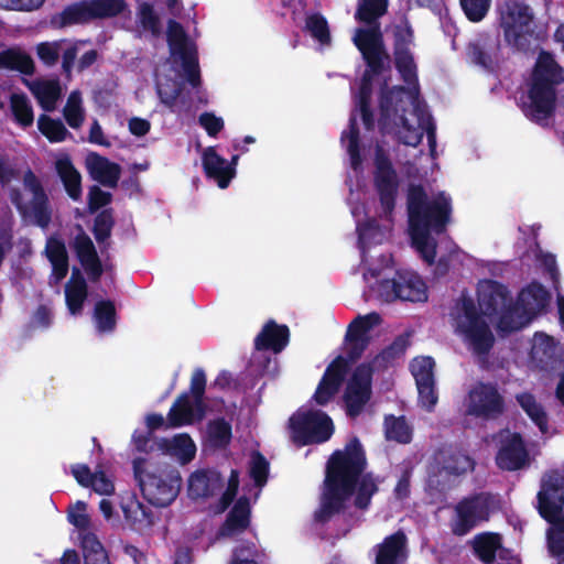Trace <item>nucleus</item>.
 <instances>
[{"label":"nucleus","mask_w":564,"mask_h":564,"mask_svg":"<svg viewBox=\"0 0 564 564\" xmlns=\"http://www.w3.org/2000/svg\"><path fill=\"white\" fill-rule=\"evenodd\" d=\"M536 500L538 512L545 521L554 522L563 513L564 476L558 470L544 474Z\"/></svg>","instance_id":"obj_20"},{"label":"nucleus","mask_w":564,"mask_h":564,"mask_svg":"<svg viewBox=\"0 0 564 564\" xmlns=\"http://www.w3.org/2000/svg\"><path fill=\"white\" fill-rule=\"evenodd\" d=\"M305 29L321 44L328 45L330 43L328 22L321 13L308 14L305 19Z\"/></svg>","instance_id":"obj_51"},{"label":"nucleus","mask_w":564,"mask_h":564,"mask_svg":"<svg viewBox=\"0 0 564 564\" xmlns=\"http://www.w3.org/2000/svg\"><path fill=\"white\" fill-rule=\"evenodd\" d=\"M291 438L297 446L322 444L334 434L332 417L322 410L299 409L289 419Z\"/></svg>","instance_id":"obj_10"},{"label":"nucleus","mask_w":564,"mask_h":564,"mask_svg":"<svg viewBox=\"0 0 564 564\" xmlns=\"http://www.w3.org/2000/svg\"><path fill=\"white\" fill-rule=\"evenodd\" d=\"M356 111L359 112L366 131L371 132L376 128L375 112L371 108V104H359L356 105L355 111L349 117L348 130L343 131L340 141L346 143V150L350 159V164L354 170L361 166L362 158L360 153V131L358 128Z\"/></svg>","instance_id":"obj_22"},{"label":"nucleus","mask_w":564,"mask_h":564,"mask_svg":"<svg viewBox=\"0 0 564 564\" xmlns=\"http://www.w3.org/2000/svg\"><path fill=\"white\" fill-rule=\"evenodd\" d=\"M389 7L388 0H358L355 19L358 22L367 24V28H358L355 31L352 41L357 37L360 30H372L380 34L384 41L383 33L380 28L379 19L383 17Z\"/></svg>","instance_id":"obj_29"},{"label":"nucleus","mask_w":564,"mask_h":564,"mask_svg":"<svg viewBox=\"0 0 564 564\" xmlns=\"http://www.w3.org/2000/svg\"><path fill=\"white\" fill-rule=\"evenodd\" d=\"M414 43V30L410 21L404 18L393 28V57L394 66L401 79L410 87L419 88L417 66L414 61L411 45Z\"/></svg>","instance_id":"obj_17"},{"label":"nucleus","mask_w":564,"mask_h":564,"mask_svg":"<svg viewBox=\"0 0 564 564\" xmlns=\"http://www.w3.org/2000/svg\"><path fill=\"white\" fill-rule=\"evenodd\" d=\"M373 166V186L382 213L389 217L395 208L400 181L389 154L379 144L375 148Z\"/></svg>","instance_id":"obj_15"},{"label":"nucleus","mask_w":564,"mask_h":564,"mask_svg":"<svg viewBox=\"0 0 564 564\" xmlns=\"http://www.w3.org/2000/svg\"><path fill=\"white\" fill-rule=\"evenodd\" d=\"M224 487L221 474L214 469H199L188 478V496L192 499L209 498L215 496Z\"/></svg>","instance_id":"obj_27"},{"label":"nucleus","mask_w":564,"mask_h":564,"mask_svg":"<svg viewBox=\"0 0 564 564\" xmlns=\"http://www.w3.org/2000/svg\"><path fill=\"white\" fill-rule=\"evenodd\" d=\"M86 40H78L75 42L68 41L65 43L67 46L62 53V70L66 76H69L74 69L75 61L78 55L79 45L87 44Z\"/></svg>","instance_id":"obj_62"},{"label":"nucleus","mask_w":564,"mask_h":564,"mask_svg":"<svg viewBox=\"0 0 564 564\" xmlns=\"http://www.w3.org/2000/svg\"><path fill=\"white\" fill-rule=\"evenodd\" d=\"M507 403L496 382H476L467 394L466 412L481 421H497L505 415Z\"/></svg>","instance_id":"obj_12"},{"label":"nucleus","mask_w":564,"mask_h":564,"mask_svg":"<svg viewBox=\"0 0 564 564\" xmlns=\"http://www.w3.org/2000/svg\"><path fill=\"white\" fill-rule=\"evenodd\" d=\"M40 132L52 143H57L72 137L61 119H53L47 115H41L37 119Z\"/></svg>","instance_id":"obj_46"},{"label":"nucleus","mask_w":564,"mask_h":564,"mask_svg":"<svg viewBox=\"0 0 564 564\" xmlns=\"http://www.w3.org/2000/svg\"><path fill=\"white\" fill-rule=\"evenodd\" d=\"M376 290L378 296L387 303L397 300L426 302L429 297L425 282L416 272L409 270H397L393 278L380 280Z\"/></svg>","instance_id":"obj_13"},{"label":"nucleus","mask_w":564,"mask_h":564,"mask_svg":"<svg viewBox=\"0 0 564 564\" xmlns=\"http://www.w3.org/2000/svg\"><path fill=\"white\" fill-rule=\"evenodd\" d=\"M55 170L59 176L67 195L73 200L82 197V175L74 166L69 156L61 158L55 163Z\"/></svg>","instance_id":"obj_33"},{"label":"nucleus","mask_w":564,"mask_h":564,"mask_svg":"<svg viewBox=\"0 0 564 564\" xmlns=\"http://www.w3.org/2000/svg\"><path fill=\"white\" fill-rule=\"evenodd\" d=\"M348 371V362L343 356H337L326 368L322 379L340 388Z\"/></svg>","instance_id":"obj_58"},{"label":"nucleus","mask_w":564,"mask_h":564,"mask_svg":"<svg viewBox=\"0 0 564 564\" xmlns=\"http://www.w3.org/2000/svg\"><path fill=\"white\" fill-rule=\"evenodd\" d=\"M88 4L93 21L118 17L127 9L126 0H88Z\"/></svg>","instance_id":"obj_45"},{"label":"nucleus","mask_w":564,"mask_h":564,"mask_svg":"<svg viewBox=\"0 0 564 564\" xmlns=\"http://www.w3.org/2000/svg\"><path fill=\"white\" fill-rule=\"evenodd\" d=\"M366 467V453L357 436L351 437L344 449H336L330 455L326 464L321 505L314 514L317 522H328L344 511L352 495L356 508L368 509L379 487L371 473H364Z\"/></svg>","instance_id":"obj_1"},{"label":"nucleus","mask_w":564,"mask_h":564,"mask_svg":"<svg viewBox=\"0 0 564 564\" xmlns=\"http://www.w3.org/2000/svg\"><path fill=\"white\" fill-rule=\"evenodd\" d=\"M408 347V339L404 336H398L389 346L383 348L370 362L373 371L377 368H386L393 360L400 358Z\"/></svg>","instance_id":"obj_49"},{"label":"nucleus","mask_w":564,"mask_h":564,"mask_svg":"<svg viewBox=\"0 0 564 564\" xmlns=\"http://www.w3.org/2000/svg\"><path fill=\"white\" fill-rule=\"evenodd\" d=\"M498 24L506 44L513 51L528 53L539 45L531 8L519 0H505L498 8Z\"/></svg>","instance_id":"obj_4"},{"label":"nucleus","mask_w":564,"mask_h":564,"mask_svg":"<svg viewBox=\"0 0 564 564\" xmlns=\"http://www.w3.org/2000/svg\"><path fill=\"white\" fill-rule=\"evenodd\" d=\"M365 62L366 68L362 73L356 105L371 104L372 80L391 68V57L387 50L386 42L380 34L372 30H360L354 40Z\"/></svg>","instance_id":"obj_6"},{"label":"nucleus","mask_w":564,"mask_h":564,"mask_svg":"<svg viewBox=\"0 0 564 564\" xmlns=\"http://www.w3.org/2000/svg\"><path fill=\"white\" fill-rule=\"evenodd\" d=\"M549 291L533 281L521 290L518 302L510 304L499 317L498 329L510 334L529 325L547 306Z\"/></svg>","instance_id":"obj_7"},{"label":"nucleus","mask_w":564,"mask_h":564,"mask_svg":"<svg viewBox=\"0 0 564 564\" xmlns=\"http://www.w3.org/2000/svg\"><path fill=\"white\" fill-rule=\"evenodd\" d=\"M409 231L442 235L452 216V199L438 193L433 199L422 185H410L406 196Z\"/></svg>","instance_id":"obj_3"},{"label":"nucleus","mask_w":564,"mask_h":564,"mask_svg":"<svg viewBox=\"0 0 564 564\" xmlns=\"http://www.w3.org/2000/svg\"><path fill=\"white\" fill-rule=\"evenodd\" d=\"M405 544L406 536L402 531L384 538L378 545L375 564H403Z\"/></svg>","instance_id":"obj_31"},{"label":"nucleus","mask_w":564,"mask_h":564,"mask_svg":"<svg viewBox=\"0 0 564 564\" xmlns=\"http://www.w3.org/2000/svg\"><path fill=\"white\" fill-rule=\"evenodd\" d=\"M500 546L501 539L498 533H480L473 541V551L484 564H492L496 561L497 551Z\"/></svg>","instance_id":"obj_37"},{"label":"nucleus","mask_w":564,"mask_h":564,"mask_svg":"<svg viewBox=\"0 0 564 564\" xmlns=\"http://www.w3.org/2000/svg\"><path fill=\"white\" fill-rule=\"evenodd\" d=\"M207 438L212 447L226 448L232 438L231 424L225 417H217L207 423Z\"/></svg>","instance_id":"obj_40"},{"label":"nucleus","mask_w":564,"mask_h":564,"mask_svg":"<svg viewBox=\"0 0 564 564\" xmlns=\"http://www.w3.org/2000/svg\"><path fill=\"white\" fill-rule=\"evenodd\" d=\"M290 330L286 325H279L274 321L264 324L254 338V348L259 351L272 350L281 352L289 344Z\"/></svg>","instance_id":"obj_30"},{"label":"nucleus","mask_w":564,"mask_h":564,"mask_svg":"<svg viewBox=\"0 0 564 564\" xmlns=\"http://www.w3.org/2000/svg\"><path fill=\"white\" fill-rule=\"evenodd\" d=\"M0 68L17 70L31 76L35 72L32 57L18 46L8 47L0 52Z\"/></svg>","instance_id":"obj_35"},{"label":"nucleus","mask_w":564,"mask_h":564,"mask_svg":"<svg viewBox=\"0 0 564 564\" xmlns=\"http://www.w3.org/2000/svg\"><path fill=\"white\" fill-rule=\"evenodd\" d=\"M93 21L88 0H80L63 9L52 17V24L56 28H66L74 24H85Z\"/></svg>","instance_id":"obj_34"},{"label":"nucleus","mask_w":564,"mask_h":564,"mask_svg":"<svg viewBox=\"0 0 564 564\" xmlns=\"http://www.w3.org/2000/svg\"><path fill=\"white\" fill-rule=\"evenodd\" d=\"M494 497L490 492H477L460 499L454 507L455 518L451 531L456 536H464L479 523L490 518Z\"/></svg>","instance_id":"obj_14"},{"label":"nucleus","mask_w":564,"mask_h":564,"mask_svg":"<svg viewBox=\"0 0 564 564\" xmlns=\"http://www.w3.org/2000/svg\"><path fill=\"white\" fill-rule=\"evenodd\" d=\"M467 61L473 65L494 72L501 59L499 34L480 32L470 40L465 48Z\"/></svg>","instance_id":"obj_21"},{"label":"nucleus","mask_w":564,"mask_h":564,"mask_svg":"<svg viewBox=\"0 0 564 564\" xmlns=\"http://www.w3.org/2000/svg\"><path fill=\"white\" fill-rule=\"evenodd\" d=\"M434 367L435 361L429 356L415 358L411 364V371L419 392V402L429 412L433 411L438 400Z\"/></svg>","instance_id":"obj_23"},{"label":"nucleus","mask_w":564,"mask_h":564,"mask_svg":"<svg viewBox=\"0 0 564 564\" xmlns=\"http://www.w3.org/2000/svg\"><path fill=\"white\" fill-rule=\"evenodd\" d=\"M206 405L202 403V414L198 410L197 401L191 400L189 392L181 393L173 402L167 413V426L181 427L193 424L195 421L204 419Z\"/></svg>","instance_id":"obj_26"},{"label":"nucleus","mask_w":564,"mask_h":564,"mask_svg":"<svg viewBox=\"0 0 564 564\" xmlns=\"http://www.w3.org/2000/svg\"><path fill=\"white\" fill-rule=\"evenodd\" d=\"M202 164L206 176L215 180L220 188H227L236 175L232 164H228L213 147L206 148L203 152Z\"/></svg>","instance_id":"obj_28"},{"label":"nucleus","mask_w":564,"mask_h":564,"mask_svg":"<svg viewBox=\"0 0 564 564\" xmlns=\"http://www.w3.org/2000/svg\"><path fill=\"white\" fill-rule=\"evenodd\" d=\"M138 20L144 31L151 32L154 36L161 34V21L151 3L142 2L140 4Z\"/></svg>","instance_id":"obj_55"},{"label":"nucleus","mask_w":564,"mask_h":564,"mask_svg":"<svg viewBox=\"0 0 564 564\" xmlns=\"http://www.w3.org/2000/svg\"><path fill=\"white\" fill-rule=\"evenodd\" d=\"M73 248L79 262L98 256L93 240L84 231L76 235Z\"/></svg>","instance_id":"obj_61"},{"label":"nucleus","mask_w":564,"mask_h":564,"mask_svg":"<svg viewBox=\"0 0 564 564\" xmlns=\"http://www.w3.org/2000/svg\"><path fill=\"white\" fill-rule=\"evenodd\" d=\"M269 462L260 453L254 452L251 456L249 475L257 487H263L269 477Z\"/></svg>","instance_id":"obj_56"},{"label":"nucleus","mask_w":564,"mask_h":564,"mask_svg":"<svg viewBox=\"0 0 564 564\" xmlns=\"http://www.w3.org/2000/svg\"><path fill=\"white\" fill-rule=\"evenodd\" d=\"M172 448L180 453L185 462L193 459L195 456L196 447L188 434L176 435L172 441Z\"/></svg>","instance_id":"obj_64"},{"label":"nucleus","mask_w":564,"mask_h":564,"mask_svg":"<svg viewBox=\"0 0 564 564\" xmlns=\"http://www.w3.org/2000/svg\"><path fill=\"white\" fill-rule=\"evenodd\" d=\"M412 246L419 252L420 257L429 264L435 263L437 253V241L432 234L422 231H409Z\"/></svg>","instance_id":"obj_44"},{"label":"nucleus","mask_w":564,"mask_h":564,"mask_svg":"<svg viewBox=\"0 0 564 564\" xmlns=\"http://www.w3.org/2000/svg\"><path fill=\"white\" fill-rule=\"evenodd\" d=\"M80 546L85 564H110L108 554L95 533H84Z\"/></svg>","instance_id":"obj_42"},{"label":"nucleus","mask_w":564,"mask_h":564,"mask_svg":"<svg viewBox=\"0 0 564 564\" xmlns=\"http://www.w3.org/2000/svg\"><path fill=\"white\" fill-rule=\"evenodd\" d=\"M67 42L66 39L53 41V42H42L36 45V54L39 59L47 67H53L57 64L59 59V53L63 48V45Z\"/></svg>","instance_id":"obj_54"},{"label":"nucleus","mask_w":564,"mask_h":564,"mask_svg":"<svg viewBox=\"0 0 564 564\" xmlns=\"http://www.w3.org/2000/svg\"><path fill=\"white\" fill-rule=\"evenodd\" d=\"M563 83L564 68L551 52L541 50L531 70L529 102L522 106L524 116L539 126L546 127L555 113L557 87Z\"/></svg>","instance_id":"obj_2"},{"label":"nucleus","mask_w":564,"mask_h":564,"mask_svg":"<svg viewBox=\"0 0 564 564\" xmlns=\"http://www.w3.org/2000/svg\"><path fill=\"white\" fill-rule=\"evenodd\" d=\"M239 488V471L231 469L227 488L219 498L217 508L219 512L226 511L234 502Z\"/></svg>","instance_id":"obj_59"},{"label":"nucleus","mask_w":564,"mask_h":564,"mask_svg":"<svg viewBox=\"0 0 564 564\" xmlns=\"http://www.w3.org/2000/svg\"><path fill=\"white\" fill-rule=\"evenodd\" d=\"M94 321L99 333H111L117 326V311L113 301L100 300L94 307Z\"/></svg>","instance_id":"obj_41"},{"label":"nucleus","mask_w":564,"mask_h":564,"mask_svg":"<svg viewBox=\"0 0 564 564\" xmlns=\"http://www.w3.org/2000/svg\"><path fill=\"white\" fill-rule=\"evenodd\" d=\"M466 18L474 23L482 21L489 12L491 0H459Z\"/></svg>","instance_id":"obj_57"},{"label":"nucleus","mask_w":564,"mask_h":564,"mask_svg":"<svg viewBox=\"0 0 564 564\" xmlns=\"http://www.w3.org/2000/svg\"><path fill=\"white\" fill-rule=\"evenodd\" d=\"M10 106L15 121L26 128L32 126L34 120L33 109L24 94H12Z\"/></svg>","instance_id":"obj_50"},{"label":"nucleus","mask_w":564,"mask_h":564,"mask_svg":"<svg viewBox=\"0 0 564 564\" xmlns=\"http://www.w3.org/2000/svg\"><path fill=\"white\" fill-rule=\"evenodd\" d=\"M457 329L465 336L474 354L486 356L495 345V336L478 312L473 299H460V314L457 316Z\"/></svg>","instance_id":"obj_11"},{"label":"nucleus","mask_w":564,"mask_h":564,"mask_svg":"<svg viewBox=\"0 0 564 564\" xmlns=\"http://www.w3.org/2000/svg\"><path fill=\"white\" fill-rule=\"evenodd\" d=\"M86 502L78 500L67 516L68 521L80 531V536L89 532L90 518L86 513Z\"/></svg>","instance_id":"obj_60"},{"label":"nucleus","mask_w":564,"mask_h":564,"mask_svg":"<svg viewBox=\"0 0 564 564\" xmlns=\"http://www.w3.org/2000/svg\"><path fill=\"white\" fill-rule=\"evenodd\" d=\"M373 367L371 364L358 365L347 382L343 400L346 415L358 417L372 395Z\"/></svg>","instance_id":"obj_18"},{"label":"nucleus","mask_w":564,"mask_h":564,"mask_svg":"<svg viewBox=\"0 0 564 564\" xmlns=\"http://www.w3.org/2000/svg\"><path fill=\"white\" fill-rule=\"evenodd\" d=\"M63 116L70 128L78 129L83 126L85 121V111L79 90H73L68 95L66 105L63 109Z\"/></svg>","instance_id":"obj_47"},{"label":"nucleus","mask_w":564,"mask_h":564,"mask_svg":"<svg viewBox=\"0 0 564 564\" xmlns=\"http://www.w3.org/2000/svg\"><path fill=\"white\" fill-rule=\"evenodd\" d=\"M251 524V505L247 496H240L229 512L225 521L218 529V535L223 538H234L243 533Z\"/></svg>","instance_id":"obj_25"},{"label":"nucleus","mask_w":564,"mask_h":564,"mask_svg":"<svg viewBox=\"0 0 564 564\" xmlns=\"http://www.w3.org/2000/svg\"><path fill=\"white\" fill-rule=\"evenodd\" d=\"M478 303L487 316L500 313L510 305L514 304L508 288L495 280H485L478 288Z\"/></svg>","instance_id":"obj_24"},{"label":"nucleus","mask_w":564,"mask_h":564,"mask_svg":"<svg viewBox=\"0 0 564 564\" xmlns=\"http://www.w3.org/2000/svg\"><path fill=\"white\" fill-rule=\"evenodd\" d=\"M115 226L112 208H104L94 219L93 234L98 243H104L110 236Z\"/></svg>","instance_id":"obj_52"},{"label":"nucleus","mask_w":564,"mask_h":564,"mask_svg":"<svg viewBox=\"0 0 564 564\" xmlns=\"http://www.w3.org/2000/svg\"><path fill=\"white\" fill-rule=\"evenodd\" d=\"M166 37L171 55L177 56L182 62L187 83L193 88L200 86L202 77L196 44L188 40L183 25L173 19L169 20Z\"/></svg>","instance_id":"obj_16"},{"label":"nucleus","mask_w":564,"mask_h":564,"mask_svg":"<svg viewBox=\"0 0 564 564\" xmlns=\"http://www.w3.org/2000/svg\"><path fill=\"white\" fill-rule=\"evenodd\" d=\"M442 468L449 475L459 476L474 470L475 462L460 449H448L442 452Z\"/></svg>","instance_id":"obj_38"},{"label":"nucleus","mask_w":564,"mask_h":564,"mask_svg":"<svg viewBox=\"0 0 564 564\" xmlns=\"http://www.w3.org/2000/svg\"><path fill=\"white\" fill-rule=\"evenodd\" d=\"M384 432L387 440L401 444H408L412 440V431L404 416L387 415L384 417Z\"/></svg>","instance_id":"obj_48"},{"label":"nucleus","mask_w":564,"mask_h":564,"mask_svg":"<svg viewBox=\"0 0 564 564\" xmlns=\"http://www.w3.org/2000/svg\"><path fill=\"white\" fill-rule=\"evenodd\" d=\"M112 200V195L109 192L102 191L99 186L93 185L88 193V209L95 213L100 208L106 207Z\"/></svg>","instance_id":"obj_63"},{"label":"nucleus","mask_w":564,"mask_h":564,"mask_svg":"<svg viewBox=\"0 0 564 564\" xmlns=\"http://www.w3.org/2000/svg\"><path fill=\"white\" fill-rule=\"evenodd\" d=\"M144 457H135L132 462L134 478L138 481L143 498L154 507H167L177 497L182 477L180 471L171 466L147 471Z\"/></svg>","instance_id":"obj_5"},{"label":"nucleus","mask_w":564,"mask_h":564,"mask_svg":"<svg viewBox=\"0 0 564 564\" xmlns=\"http://www.w3.org/2000/svg\"><path fill=\"white\" fill-rule=\"evenodd\" d=\"M381 316L377 312L366 315H358L348 325L345 339H369L368 333L376 326L381 324Z\"/></svg>","instance_id":"obj_43"},{"label":"nucleus","mask_w":564,"mask_h":564,"mask_svg":"<svg viewBox=\"0 0 564 564\" xmlns=\"http://www.w3.org/2000/svg\"><path fill=\"white\" fill-rule=\"evenodd\" d=\"M89 167L94 178L101 185L112 188L117 187L121 174V167L118 163L111 162L97 153H93Z\"/></svg>","instance_id":"obj_32"},{"label":"nucleus","mask_w":564,"mask_h":564,"mask_svg":"<svg viewBox=\"0 0 564 564\" xmlns=\"http://www.w3.org/2000/svg\"><path fill=\"white\" fill-rule=\"evenodd\" d=\"M496 437L499 441V447L495 463L499 469L517 471L530 464V454L520 433L502 429Z\"/></svg>","instance_id":"obj_19"},{"label":"nucleus","mask_w":564,"mask_h":564,"mask_svg":"<svg viewBox=\"0 0 564 564\" xmlns=\"http://www.w3.org/2000/svg\"><path fill=\"white\" fill-rule=\"evenodd\" d=\"M30 89L45 111L55 109L62 93L58 80H36L30 85Z\"/></svg>","instance_id":"obj_36"},{"label":"nucleus","mask_w":564,"mask_h":564,"mask_svg":"<svg viewBox=\"0 0 564 564\" xmlns=\"http://www.w3.org/2000/svg\"><path fill=\"white\" fill-rule=\"evenodd\" d=\"M394 102V88H381L379 95L378 128L382 135L395 134L398 141L405 145L417 147L423 138L424 122L419 128L410 124L404 113H398Z\"/></svg>","instance_id":"obj_9"},{"label":"nucleus","mask_w":564,"mask_h":564,"mask_svg":"<svg viewBox=\"0 0 564 564\" xmlns=\"http://www.w3.org/2000/svg\"><path fill=\"white\" fill-rule=\"evenodd\" d=\"M87 293L86 282H77V285H65L66 304L73 315L82 313Z\"/></svg>","instance_id":"obj_53"},{"label":"nucleus","mask_w":564,"mask_h":564,"mask_svg":"<svg viewBox=\"0 0 564 564\" xmlns=\"http://www.w3.org/2000/svg\"><path fill=\"white\" fill-rule=\"evenodd\" d=\"M521 409L527 413L531 421L539 427L542 433L549 430L547 414L532 393L523 392L516 395Z\"/></svg>","instance_id":"obj_39"},{"label":"nucleus","mask_w":564,"mask_h":564,"mask_svg":"<svg viewBox=\"0 0 564 564\" xmlns=\"http://www.w3.org/2000/svg\"><path fill=\"white\" fill-rule=\"evenodd\" d=\"M23 186L32 194L29 202H24L19 188H11L10 199L23 218H31L33 224L45 229L52 221V206L47 193L36 174L28 169L23 174Z\"/></svg>","instance_id":"obj_8"}]
</instances>
